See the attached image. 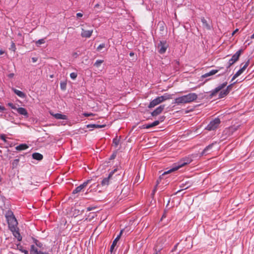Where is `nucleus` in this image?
Instances as JSON below:
<instances>
[{
	"label": "nucleus",
	"mask_w": 254,
	"mask_h": 254,
	"mask_svg": "<svg viewBox=\"0 0 254 254\" xmlns=\"http://www.w3.org/2000/svg\"><path fill=\"white\" fill-rule=\"evenodd\" d=\"M227 85V82H225L218 86L214 89L210 91V94L209 95V98H212V97L215 96L216 94L219 92H220L219 94V99L224 98V97L227 96L229 94V92L227 91V90H222L225 86H226Z\"/></svg>",
	"instance_id": "obj_1"
},
{
	"label": "nucleus",
	"mask_w": 254,
	"mask_h": 254,
	"mask_svg": "<svg viewBox=\"0 0 254 254\" xmlns=\"http://www.w3.org/2000/svg\"><path fill=\"white\" fill-rule=\"evenodd\" d=\"M197 98V95L196 93H190L187 95L176 98L174 103L177 105L189 103L196 100Z\"/></svg>",
	"instance_id": "obj_2"
},
{
	"label": "nucleus",
	"mask_w": 254,
	"mask_h": 254,
	"mask_svg": "<svg viewBox=\"0 0 254 254\" xmlns=\"http://www.w3.org/2000/svg\"><path fill=\"white\" fill-rule=\"evenodd\" d=\"M239 126H232L225 128L222 133V137L223 139H226L233 134V133L238 129Z\"/></svg>",
	"instance_id": "obj_3"
},
{
	"label": "nucleus",
	"mask_w": 254,
	"mask_h": 254,
	"mask_svg": "<svg viewBox=\"0 0 254 254\" xmlns=\"http://www.w3.org/2000/svg\"><path fill=\"white\" fill-rule=\"evenodd\" d=\"M220 123V120L218 118H215L209 123L206 127V129L208 130H215L218 127Z\"/></svg>",
	"instance_id": "obj_4"
},
{
	"label": "nucleus",
	"mask_w": 254,
	"mask_h": 254,
	"mask_svg": "<svg viewBox=\"0 0 254 254\" xmlns=\"http://www.w3.org/2000/svg\"><path fill=\"white\" fill-rule=\"evenodd\" d=\"M117 171V169H115L114 170L112 171L109 174L108 177L105 178L101 181V185L103 187H107L111 180L113 179V176L114 174Z\"/></svg>",
	"instance_id": "obj_5"
},
{
	"label": "nucleus",
	"mask_w": 254,
	"mask_h": 254,
	"mask_svg": "<svg viewBox=\"0 0 254 254\" xmlns=\"http://www.w3.org/2000/svg\"><path fill=\"white\" fill-rule=\"evenodd\" d=\"M186 165H187L186 163L184 162V160L182 159L178 162L177 165H176L175 167L170 169L169 170L164 172L162 174V175H166L169 173L174 172L179 169V168L185 166Z\"/></svg>",
	"instance_id": "obj_6"
},
{
	"label": "nucleus",
	"mask_w": 254,
	"mask_h": 254,
	"mask_svg": "<svg viewBox=\"0 0 254 254\" xmlns=\"http://www.w3.org/2000/svg\"><path fill=\"white\" fill-rule=\"evenodd\" d=\"M169 45L166 41H160L159 43L158 44L157 49L159 53L160 54H164Z\"/></svg>",
	"instance_id": "obj_7"
},
{
	"label": "nucleus",
	"mask_w": 254,
	"mask_h": 254,
	"mask_svg": "<svg viewBox=\"0 0 254 254\" xmlns=\"http://www.w3.org/2000/svg\"><path fill=\"white\" fill-rule=\"evenodd\" d=\"M6 221L9 229L11 228L14 229V228L17 227L18 222L15 216L6 219Z\"/></svg>",
	"instance_id": "obj_8"
},
{
	"label": "nucleus",
	"mask_w": 254,
	"mask_h": 254,
	"mask_svg": "<svg viewBox=\"0 0 254 254\" xmlns=\"http://www.w3.org/2000/svg\"><path fill=\"white\" fill-rule=\"evenodd\" d=\"M216 142H213L207 146L200 153L201 156L206 155L210 153L212 147Z\"/></svg>",
	"instance_id": "obj_9"
},
{
	"label": "nucleus",
	"mask_w": 254,
	"mask_h": 254,
	"mask_svg": "<svg viewBox=\"0 0 254 254\" xmlns=\"http://www.w3.org/2000/svg\"><path fill=\"white\" fill-rule=\"evenodd\" d=\"M10 230L12 232L13 236L17 239L18 241H20L22 240V237L19 233V228L18 227H15L11 228Z\"/></svg>",
	"instance_id": "obj_10"
},
{
	"label": "nucleus",
	"mask_w": 254,
	"mask_h": 254,
	"mask_svg": "<svg viewBox=\"0 0 254 254\" xmlns=\"http://www.w3.org/2000/svg\"><path fill=\"white\" fill-rule=\"evenodd\" d=\"M165 106L164 105H162L157 107L155 110L151 112V116L152 117H156L160 114L164 109Z\"/></svg>",
	"instance_id": "obj_11"
},
{
	"label": "nucleus",
	"mask_w": 254,
	"mask_h": 254,
	"mask_svg": "<svg viewBox=\"0 0 254 254\" xmlns=\"http://www.w3.org/2000/svg\"><path fill=\"white\" fill-rule=\"evenodd\" d=\"M123 230H122L120 232L119 234L117 236V237L115 238V239L113 241L112 244L110 248V252L113 253V250L114 249L115 247L117 245L118 241L120 240L122 234L123 233Z\"/></svg>",
	"instance_id": "obj_12"
},
{
	"label": "nucleus",
	"mask_w": 254,
	"mask_h": 254,
	"mask_svg": "<svg viewBox=\"0 0 254 254\" xmlns=\"http://www.w3.org/2000/svg\"><path fill=\"white\" fill-rule=\"evenodd\" d=\"M222 67H218L217 69H212L209 72L206 73L202 75V77L205 78L209 76L214 75L217 73L220 69H223Z\"/></svg>",
	"instance_id": "obj_13"
},
{
	"label": "nucleus",
	"mask_w": 254,
	"mask_h": 254,
	"mask_svg": "<svg viewBox=\"0 0 254 254\" xmlns=\"http://www.w3.org/2000/svg\"><path fill=\"white\" fill-rule=\"evenodd\" d=\"M17 112L21 115H23L24 118H27L29 117L27 111L23 107H19L16 109Z\"/></svg>",
	"instance_id": "obj_14"
},
{
	"label": "nucleus",
	"mask_w": 254,
	"mask_h": 254,
	"mask_svg": "<svg viewBox=\"0 0 254 254\" xmlns=\"http://www.w3.org/2000/svg\"><path fill=\"white\" fill-rule=\"evenodd\" d=\"M51 115L54 117L55 119L58 120H67V117L66 115L61 114L60 113L54 114V113L50 112Z\"/></svg>",
	"instance_id": "obj_15"
},
{
	"label": "nucleus",
	"mask_w": 254,
	"mask_h": 254,
	"mask_svg": "<svg viewBox=\"0 0 254 254\" xmlns=\"http://www.w3.org/2000/svg\"><path fill=\"white\" fill-rule=\"evenodd\" d=\"M244 49H241L238 50L234 55H233L231 59L235 62V63L238 61L241 55L243 53Z\"/></svg>",
	"instance_id": "obj_16"
},
{
	"label": "nucleus",
	"mask_w": 254,
	"mask_h": 254,
	"mask_svg": "<svg viewBox=\"0 0 254 254\" xmlns=\"http://www.w3.org/2000/svg\"><path fill=\"white\" fill-rule=\"evenodd\" d=\"M160 103H161V102L160 101V99H159L158 97H157V98H156L155 99H154V100H153L152 101H151L150 102L149 105L148 106V108H153L155 106L159 105Z\"/></svg>",
	"instance_id": "obj_17"
},
{
	"label": "nucleus",
	"mask_w": 254,
	"mask_h": 254,
	"mask_svg": "<svg viewBox=\"0 0 254 254\" xmlns=\"http://www.w3.org/2000/svg\"><path fill=\"white\" fill-rule=\"evenodd\" d=\"M93 30H84L82 29V31L81 35L82 37L89 38L92 35Z\"/></svg>",
	"instance_id": "obj_18"
},
{
	"label": "nucleus",
	"mask_w": 254,
	"mask_h": 254,
	"mask_svg": "<svg viewBox=\"0 0 254 254\" xmlns=\"http://www.w3.org/2000/svg\"><path fill=\"white\" fill-rule=\"evenodd\" d=\"M11 90L15 94H16L19 97L21 98H25L26 97V94L23 92L18 90L13 87H11Z\"/></svg>",
	"instance_id": "obj_19"
},
{
	"label": "nucleus",
	"mask_w": 254,
	"mask_h": 254,
	"mask_svg": "<svg viewBox=\"0 0 254 254\" xmlns=\"http://www.w3.org/2000/svg\"><path fill=\"white\" fill-rule=\"evenodd\" d=\"M32 156L33 159L38 161H41L43 158V155L38 152L33 153Z\"/></svg>",
	"instance_id": "obj_20"
},
{
	"label": "nucleus",
	"mask_w": 254,
	"mask_h": 254,
	"mask_svg": "<svg viewBox=\"0 0 254 254\" xmlns=\"http://www.w3.org/2000/svg\"><path fill=\"white\" fill-rule=\"evenodd\" d=\"M245 67H242L241 69H240L233 76L231 81L235 80L237 77L240 76L245 70Z\"/></svg>",
	"instance_id": "obj_21"
},
{
	"label": "nucleus",
	"mask_w": 254,
	"mask_h": 254,
	"mask_svg": "<svg viewBox=\"0 0 254 254\" xmlns=\"http://www.w3.org/2000/svg\"><path fill=\"white\" fill-rule=\"evenodd\" d=\"M28 146L26 144H20L15 147L16 150L18 151L23 150L27 149Z\"/></svg>",
	"instance_id": "obj_22"
},
{
	"label": "nucleus",
	"mask_w": 254,
	"mask_h": 254,
	"mask_svg": "<svg viewBox=\"0 0 254 254\" xmlns=\"http://www.w3.org/2000/svg\"><path fill=\"white\" fill-rule=\"evenodd\" d=\"M165 119V117L164 116L160 117L159 120L155 121L154 122L152 123L153 127L158 125L160 124V123L163 122Z\"/></svg>",
	"instance_id": "obj_23"
},
{
	"label": "nucleus",
	"mask_w": 254,
	"mask_h": 254,
	"mask_svg": "<svg viewBox=\"0 0 254 254\" xmlns=\"http://www.w3.org/2000/svg\"><path fill=\"white\" fill-rule=\"evenodd\" d=\"M106 126L105 124L104 125H98V124H89L87 126L88 128L93 127V128H102Z\"/></svg>",
	"instance_id": "obj_24"
},
{
	"label": "nucleus",
	"mask_w": 254,
	"mask_h": 254,
	"mask_svg": "<svg viewBox=\"0 0 254 254\" xmlns=\"http://www.w3.org/2000/svg\"><path fill=\"white\" fill-rule=\"evenodd\" d=\"M201 21L203 24V26L205 27L207 29H210V26L207 23V20L204 18V17L201 18Z\"/></svg>",
	"instance_id": "obj_25"
},
{
	"label": "nucleus",
	"mask_w": 254,
	"mask_h": 254,
	"mask_svg": "<svg viewBox=\"0 0 254 254\" xmlns=\"http://www.w3.org/2000/svg\"><path fill=\"white\" fill-rule=\"evenodd\" d=\"M192 185V183L191 182H186L185 183H182L180 187L182 188L185 187V189H187L190 187Z\"/></svg>",
	"instance_id": "obj_26"
},
{
	"label": "nucleus",
	"mask_w": 254,
	"mask_h": 254,
	"mask_svg": "<svg viewBox=\"0 0 254 254\" xmlns=\"http://www.w3.org/2000/svg\"><path fill=\"white\" fill-rule=\"evenodd\" d=\"M39 251H38V249L35 248L34 245H32L31 246L30 249V254H38Z\"/></svg>",
	"instance_id": "obj_27"
},
{
	"label": "nucleus",
	"mask_w": 254,
	"mask_h": 254,
	"mask_svg": "<svg viewBox=\"0 0 254 254\" xmlns=\"http://www.w3.org/2000/svg\"><path fill=\"white\" fill-rule=\"evenodd\" d=\"M14 216L13 212L11 210H8L6 212L5 217L6 219Z\"/></svg>",
	"instance_id": "obj_28"
},
{
	"label": "nucleus",
	"mask_w": 254,
	"mask_h": 254,
	"mask_svg": "<svg viewBox=\"0 0 254 254\" xmlns=\"http://www.w3.org/2000/svg\"><path fill=\"white\" fill-rule=\"evenodd\" d=\"M66 84L67 83L66 80L61 81L60 83L61 89L63 91L65 90L66 89Z\"/></svg>",
	"instance_id": "obj_29"
},
{
	"label": "nucleus",
	"mask_w": 254,
	"mask_h": 254,
	"mask_svg": "<svg viewBox=\"0 0 254 254\" xmlns=\"http://www.w3.org/2000/svg\"><path fill=\"white\" fill-rule=\"evenodd\" d=\"M19 162V159H14L12 163V169L16 168L18 166Z\"/></svg>",
	"instance_id": "obj_30"
},
{
	"label": "nucleus",
	"mask_w": 254,
	"mask_h": 254,
	"mask_svg": "<svg viewBox=\"0 0 254 254\" xmlns=\"http://www.w3.org/2000/svg\"><path fill=\"white\" fill-rule=\"evenodd\" d=\"M179 244V243H178L177 244H176L175 245L173 249L171 251L170 254H179L180 253V252L175 253L177 251V247H178Z\"/></svg>",
	"instance_id": "obj_31"
},
{
	"label": "nucleus",
	"mask_w": 254,
	"mask_h": 254,
	"mask_svg": "<svg viewBox=\"0 0 254 254\" xmlns=\"http://www.w3.org/2000/svg\"><path fill=\"white\" fill-rule=\"evenodd\" d=\"M82 187L81 186V185L78 186L77 187H76L72 191V193L73 194H75V193H78L79 192H80L82 190Z\"/></svg>",
	"instance_id": "obj_32"
},
{
	"label": "nucleus",
	"mask_w": 254,
	"mask_h": 254,
	"mask_svg": "<svg viewBox=\"0 0 254 254\" xmlns=\"http://www.w3.org/2000/svg\"><path fill=\"white\" fill-rule=\"evenodd\" d=\"M92 180H88L84 182L83 184H81V186L82 187V189H83L85 187H87V186L91 183Z\"/></svg>",
	"instance_id": "obj_33"
},
{
	"label": "nucleus",
	"mask_w": 254,
	"mask_h": 254,
	"mask_svg": "<svg viewBox=\"0 0 254 254\" xmlns=\"http://www.w3.org/2000/svg\"><path fill=\"white\" fill-rule=\"evenodd\" d=\"M104 62L103 60H97L96 62L94 63V66L98 67L101 64Z\"/></svg>",
	"instance_id": "obj_34"
},
{
	"label": "nucleus",
	"mask_w": 254,
	"mask_h": 254,
	"mask_svg": "<svg viewBox=\"0 0 254 254\" xmlns=\"http://www.w3.org/2000/svg\"><path fill=\"white\" fill-rule=\"evenodd\" d=\"M143 180L142 178H140L139 173L137 174V175L136 176L135 179V183H140Z\"/></svg>",
	"instance_id": "obj_35"
},
{
	"label": "nucleus",
	"mask_w": 254,
	"mask_h": 254,
	"mask_svg": "<svg viewBox=\"0 0 254 254\" xmlns=\"http://www.w3.org/2000/svg\"><path fill=\"white\" fill-rule=\"evenodd\" d=\"M33 241H34V243L37 247H38L40 248H41L42 247L43 244L41 242H40L38 240H37L36 239H34Z\"/></svg>",
	"instance_id": "obj_36"
},
{
	"label": "nucleus",
	"mask_w": 254,
	"mask_h": 254,
	"mask_svg": "<svg viewBox=\"0 0 254 254\" xmlns=\"http://www.w3.org/2000/svg\"><path fill=\"white\" fill-rule=\"evenodd\" d=\"M173 94H169L168 93H165L163 95L166 100L172 98Z\"/></svg>",
	"instance_id": "obj_37"
},
{
	"label": "nucleus",
	"mask_w": 254,
	"mask_h": 254,
	"mask_svg": "<svg viewBox=\"0 0 254 254\" xmlns=\"http://www.w3.org/2000/svg\"><path fill=\"white\" fill-rule=\"evenodd\" d=\"M45 39H39L38 41H36L35 43H36V45L37 46H38L39 45H40L41 44H43L45 43Z\"/></svg>",
	"instance_id": "obj_38"
},
{
	"label": "nucleus",
	"mask_w": 254,
	"mask_h": 254,
	"mask_svg": "<svg viewBox=\"0 0 254 254\" xmlns=\"http://www.w3.org/2000/svg\"><path fill=\"white\" fill-rule=\"evenodd\" d=\"M237 81L233 82V83H231V84L229 85L227 88L225 89L226 90H227V91L229 93L230 91L231 90L233 85L237 83Z\"/></svg>",
	"instance_id": "obj_39"
},
{
	"label": "nucleus",
	"mask_w": 254,
	"mask_h": 254,
	"mask_svg": "<svg viewBox=\"0 0 254 254\" xmlns=\"http://www.w3.org/2000/svg\"><path fill=\"white\" fill-rule=\"evenodd\" d=\"M113 143L114 144V146L117 147L120 143V139H118L117 138H114L113 140Z\"/></svg>",
	"instance_id": "obj_40"
},
{
	"label": "nucleus",
	"mask_w": 254,
	"mask_h": 254,
	"mask_svg": "<svg viewBox=\"0 0 254 254\" xmlns=\"http://www.w3.org/2000/svg\"><path fill=\"white\" fill-rule=\"evenodd\" d=\"M16 49V48L15 43L13 41H12L11 43L10 47L9 48V50H10L13 52H15Z\"/></svg>",
	"instance_id": "obj_41"
},
{
	"label": "nucleus",
	"mask_w": 254,
	"mask_h": 254,
	"mask_svg": "<svg viewBox=\"0 0 254 254\" xmlns=\"http://www.w3.org/2000/svg\"><path fill=\"white\" fill-rule=\"evenodd\" d=\"M183 159L184 160V162L186 163L187 165L190 164L192 161V159L190 157H186L183 158Z\"/></svg>",
	"instance_id": "obj_42"
},
{
	"label": "nucleus",
	"mask_w": 254,
	"mask_h": 254,
	"mask_svg": "<svg viewBox=\"0 0 254 254\" xmlns=\"http://www.w3.org/2000/svg\"><path fill=\"white\" fill-rule=\"evenodd\" d=\"M105 44L102 43L98 46V47L97 48V50L98 51H101L103 48L105 47Z\"/></svg>",
	"instance_id": "obj_43"
},
{
	"label": "nucleus",
	"mask_w": 254,
	"mask_h": 254,
	"mask_svg": "<svg viewBox=\"0 0 254 254\" xmlns=\"http://www.w3.org/2000/svg\"><path fill=\"white\" fill-rule=\"evenodd\" d=\"M235 62H234L231 58L229 60L228 62V65L227 67V68H229L232 64H233Z\"/></svg>",
	"instance_id": "obj_44"
},
{
	"label": "nucleus",
	"mask_w": 254,
	"mask_h": 254,
	"mask_svg": "<svg viewBox=\"0 0 254 254\" xmlns=\"http://www.w3.org/2000/svg\"><path fill=\"white\" fill-rule=\"evenodd\" d=\"M158 25L160 26L159 29L160 31H164V24L163 22H159Z\"/></svg>",
	"instance_id": "obj_45"
},
{
	"label": "nucleus",
	"mask_w": 254,
	"mask_h": 254,
	"mask_svg": "<svg viewBox=\"0 0 254 254\" xmlns=\"http://www.w3.org/2000/svg\"><path fill=\"white\" fill-rule=\"evenodd\" d=\"M77 73L75 72H72L70 74V77L72 79H75L77 77Z\"/></svg>",
	"instance_id": "obj_46"
},
{
	"label": "nucleus",
	"mask_w": 254,
	"mask_h": 254,
	"mask_svg": "<svg viewBox=\"0 0 254 254\" xmlns=\"http://www.w3.org/2000/svg\"><path fill=\"white\" fill-rule=\"evenodd\" d=\"M7 106L10 107L11 109H14V110H16L17 108L15 106V105H14L13 103H8L7 104Z\"/></svg>",
	"instance_id": "obj_47"
},
{
	"label": "nucleus",
	"mask_w": 254,
	"mask_h": 254,
	"mask_svg": "<svg viewBox=\"0 0 254 254\" xmlns=\"http://www.w3.org/2000/svg\"><path fill=\"white\" fill-rule=\"evenodd\" d=\"M152 127H153V126L152 123L148 124V125H145L143 126V128H150Z\"/></svg>",
	"instance_id": "obj_48"
},
{
	"label": "nucleus",
	"mask_w": 254,
	"mask_h": 254,
	"mask_svg": "<svg viewBox=\"0 0 254 254\" xmlns=\"http://www.w3.org/2000/svg\"><path fill=\"white\" fill-rule=\"evenodd\" d=\"M0 139H1V140H2L3 141H4L5 142H6V136L5 135V134H1L0 135Z\"/></svg>",
	"instance_id": "obj_49"
},
{
	"label": "nucleus",
	"mask_w": 254,
	"mask_h": 254,
	"mask_svg": "<svg viewBox=\"0 0 254 254\" xmlns=\"http://www.w3.org/2000/svg\"><path fill=\"white\" fill-rule=\"evenodd\" d=\"M116 155H117V153H116V152H114V153H113L111 155V156H110V159H110V160H113V159H114L116 158Z\"/></svg>",
	"instance_id": "obj_50"
},
{
	"label": "nucleus",
	"mask_w": 254,
	"mask_h": 254,
	"mask_svg": "<svg viewBox=\"0 0 254 254\" xmlns=\"http://www.w3.org/2000/svg\"><path fill=\"white\" fill-rule=\"evenodd\" d=\"M250 60L249 59L245 63V64L244 65V66H243V67H245V69L247 68V67L249 66V64H250Z\"/></svg>",
	"instance_id": "obj_51"
},
{
	"label": "nucleus",
	"mask_w": 254,
	"mask_h": 254,
	"mask_svg": "<svg viewBox=\"0 0 254 254\" xmlns=\"http://www.w3.org/2000/svg\"><path fill=\"white\" fill-rule=\"evenodd\" d=\"M158 98L160 99V101L161 103H162L163 102L166 101V100L165 99V98L164 97V96L163 95L161 96H159Z\"/></svg>",
	"instance_id": "obj_52"
},
{
	"label": "nucleus",
	"mask_w": 254,
	"mask_h": 254,
	"mask_svg": "<svg viewBox=\"0 0 254 254\" xmlns=\"http://www.w3.org/2000/svg\"><path fill=\"white\" fill-rule=\"evenodd\" d=\"M83 115L85 117H89V116H92L93 115V114L92 113H84L83 114Z\"/></svg>",
	"instance_id": "obj_53"
},
{
	"label": "nucleus",
	"mask_w": 254,
	"mask_h": 254,
	"mask_svg": "<svg viewBox=\"0 0 254 254\" xmlns=\"http://www.w3.org/2000/svg\"><path fill=\"white\" fill-rule=\"evenodd\" d=\"M164 175H162V174L159 177V179L157 181V184L156 185V186H157V185L159 184V182L162 179V177Z\"/></svg>",
	"instance_id": "obj_54"
},
{
	"label": "nucleus",
	"mask_w": 254,
	"mask_h": 254,
	"mask_svg": "<svg viewBox=\"0 0 254 254\" xmlns=\"http://www.w3.org/2000/svg\"><path fill=\"white\" fill-rule=\"evenodd\" d=\"M31 60H32V62L35 63L37 61L38 59H37V58H36V57H33V58H32Z\"/></svg>",
	"instance_id": "obj_55"
},
{
	"label": "nucleus",
	"mask_w": 254,
	"mask_h": 254,
	"mask_svg": "<svg viewBox=\"0 0 254 254\" xmlns=\"http://www.w3.org/2000/svg\"><path fill=\"white\" fill-rule=\"evenodd\" d=\"M5 110V109L4 107L0 106V112H2Z\"/></svg>",
	"instance_id": "obj_56"
},
{
	"label": "nucleus",
	"mask_w": 254,
	"mask_h": 254,
	"mask_svg": "<svg viewBox=\"0 0 254 254\" xmlns=\"http://www.w3.org/2000/svg\"><path fill=\"white\" fill-rule=\"evenodd\" d=\"M82 16H83V14L81 13H77L76 14L77 17H81Z\"/></svg>",
	"instance_id": "obj_57"
},
{
	"label": "nucleus",
	"mask_w": 254,
	"mask_h": 254,
	"mask_svg": "<svg viewBox=\"0 0 254 254\" xmlns=\"http://www.w3.org/2000/svg\"><path fill=\"white\" fill-rule=\"evenodd\" d=\"M14 73H9L8 75V77H9V78H12L13 76H14Z\"/></svg>",
	"instance_id": "obj_58"
},
{
	"label": "nucleus",
	"mask_w": 254,
	"mask_h": 254,
	"mask_svg": "<svg viewBox=\"0 0 254 254\" xmlns=\"http://www.w3.org/2000/svg\"><path fill=\"white\" fill-rule=\"evenodd\" d=\"M38 254H49L48 253H47V252H43L42 251H39L38 252Z\"/></svg>",
	"instance_id": "obj_59"
},
{
	"label": "nucleus",
	"mask_w": 254,
	"mask_h": 254,
	"mask_svg": "<svg viewBox=\"0 0 254 254\" xmlns=\"http://www.w3.org/2000/svg\"><path fill=\"white\" fill-rule=\"evenodd\" d=\"M94 208H94V207H87V210L88 211H91V210H92V209H93Z\"/></svg>",
	"instance_id": "obj_60"
},
{
	"label": "nucleus",
	"mask_w": 254,
	"mask_h": 254,
	"mask_svg": "<svg viewBox=\"0 0 254 254\" xmlns=\"http://www.w3.org/2000/svg\"><path fill=\"white\" fill-rule=\"evenodd\" d=\"M160 250H159L158 251H157L156 250H155V252L153 254H160Z\"/></svg>",
	"instance_id": "obj_61"
},
{
	"label": "nucleus",
	"mask_w": 254,
	"mask_h": 254,
	"mask_svg": "<svg viewBox=\"0 0 254 254\" xmlns=\"http://www.w3.org/2000/svg\"><path fill=\"white\" fill-rule=\"evenodd\" d=\"M22 252L24 253V254H29L27 250H22Z\"/></svg>",
	"instance_id": "obj_62"
},
{
	"label": "nucleus",
	"mask_w": 254,
	"mask_h": 254,
	"mask_svg": "<svg viewBox=\"0 0 254 254\" xmlns=\"http://www.w3.org/2000/svg\"><path fill=\"white\" fill-rule=\"evenodd\" d=\"M4 52L2 50H0V55L4 54Z\"/></svg>",
	"instance_id": "obj_63"
},
{
	"label": "nucleus",
	"mask_w": 254,
	"mask_h": 254,
	"mask_svg": "<svg viewBox=\"0 0 254 254\" xmlns=\"http://www.w3.org/2000/svg\"><path fill=\"white\" fill-rule=\"evenodd\" d=\"M134 53H133V52H130V53H129V56H130V57H132V56H134Z\"/></svg>",
	"instance_id": "obj_64"
}]
</instances>
